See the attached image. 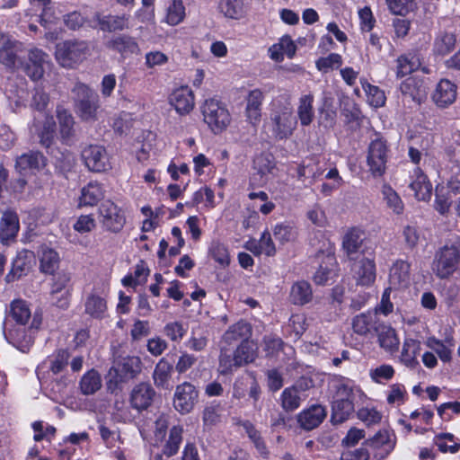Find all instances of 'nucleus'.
Wrapping results in <instances>:
<instances>
[{"label": "nucleus", "mask_w": 460, "mask_h": 460, "mask_svg": "<svg viewBox=\"0 0 460 460\" xmlns=\"http://www.w3.org/2000/svg\"><path fill=\"white\" fill-rule=\"evenodd\" d=\"M172 371V366L164 358L160 359L153 373V379L155 386L158 388H168Z\"/></svg>", "instance_id": "obj_38"}, {"label": "nucleus", "mask_w": 460, "mask_h": 460, "mask_svg": "<svg viewBox=\"0 0 460 460\" xmlns=\"http://www.w3.org/2000/svg\"><path fill=\"white\" fill-rule=\"evenodd\" d=\"M183 428L180 425L173 426L170 429L169 438L163 447V454L171 457L177 454L182 441Z\"/></svg>", "instance_id": "obj_41"}, {"label": "nucleus", "mask_w": 460, "mask_h": 460, "mask_svg": "<svg viewBox=\"0 0 460 460\" xmlns=\"http://www.w3.org/2000/svg\"><path fill=\"white\" fill-rule=\"evenodd\" d=\"M199 401V391L190 382H183L176 385L173 394L172 404L174 409L181 414L190 413Z\"/></svg>", "instance_id": "obj_7"}, {"label": "nucleus", "mask_w": 460, "mask_h": 460, "mask_svg": "<svg viewBox=\"0 0 460 460\" xmlns=\"http://www.w3.org/2000/svg\"><path fill=\"white\" fill-rule=\"evenodd\" d=\"M374 332L378 338V343L381 348L389 352H395L399 349V339L395 330L383 323L374 326Z\"/></svg>", "instance_id": "obj_16"}, {"label": "nucleus", "mask_w": 460, "mask_h": 460, "mask_svg": "<svg viewBox=\"0 0 460 460\" xmlns=\"http://www.w3.org/2000/svg\"><path fill=\"white\" fill-rule=\"evenodd\" d=\"M89 54V45L84 40H68L56 47V59L63 66L72 68L84 60Z\"/></svg>", "instance_id": "obj_3"}, {"label": "nucleus", "mask_w": 460, "mask_h": 460, "mask_svg": "<svg viewBox=\"0 0 460 460\" xmlns=\"http://www.w3.org/2000/svg\"><path fill=\"white\" fill-rule=\"evenodd\" d=\"M362 87L367 94L369 103L375 107H381L385 103V93L377 86L370 84L368 82H362Z\"/></svg>", "instance_id": "obj_57"}, {"label": "nucleus", "mask_w": 460, "mask_h": 460, "mask_svg": "<svg viewBox=\"0 0 460 460\" xmlns=\"http://www.w3.org/2000/svg\"><path fill=\"white\" fill-rule=\"evenodd\" d=\"M156 397V392L151 384L142 382L136 385L129 394L130 406L138 412L150 408Z\"/></svg>", "instance_id": "obj_10"}, {"label": "nucleus", "mask_w": 460, "mask_h": 460, "mask_svg": "<svg viewBox=\"0 0 460 460\" xmlns=\"http://www.w3.org/2000/svg\"><path fill=\"white\" fill-rule=\"evenodd\" d=\"M432 270L440 279L460 273V240L439 248L434 256Z\"/></svg>", "instance_id": "obj_1"}, {"label": "nucleus", "mask_w": 460, "mask_h": 460, "mask_svg": "<svg viewBox=\"0 0 460 460\" xmlns=\"http://www.w3.org/2000/svg\"><path fill=\"white\" fill-rule=\"evenodd\" d=\"M251 334V325L247 322L241 320L229 326L224 333L221 342L224 345L231 346L238 341L241 343L243 341H249Z\"/></svg>", "instance_id": "obj_17"}, {"label": "nucleus", "mask_w": 460, "mask_h": 460, "mask_svg": "<svg viewBox=\"0 0 460 460\" xmlns=\"http://www.w3.org/2000/svg\"><path fill=\"white\" fill-rule=\"evenodd\" d=\"M416 178L411 182L410 187L414 191L419 200H427L431 196L432 186L428 177L420 169L415 170Z\"/></svg>", "instance_id": "obj_29"}, {"label": "nucleus", "mask_w": 460, "mask_h": 460, "mask_svg": "<svg viewBox=\"0 0 460 460\" xmlns=\"http://www.w3.org/2000/svg\"><path fill=\"white\" fill-rule=\"evenodd\" d=\"M337 113L332 103L324 100L323 105L319 109L318 121L325 128H332L336 123Z\"/></svg>", "instance_id": "obj_53"}, {"label": "nucleus", "mask_w": 460, "mask_h": 460, "mask_svg": "<svg viewBox=\"0 0 460 460\" xmlns=\"http://www.w3.org/2000/svg\"><path fill=\"white\" fill-rule=\"evenodd\" d=\"M456 97V86L449 80H441L432 95L434 102L441 108L453 103Z\"/></svg>", "instance_id": "obj_19"}, {"label": "nucleus", "mask_w": 460, "mask_h": 460, "mask_svg": "<svg viewBox=\"0 0 460 460\" xmlns=\"http://www.w3.org/2000/svg\"><path fill=\"white\" fill-rule=\"evenodd\" d=\"M71 355L68 349H58L50 362L49 369L54 375L63 372L68 365Z\"/></svg>", "instance_id": "obj_55"}, {"label": "nucleus", "mask_w": 460, "mask_h": 460, "mask_svg": "<svg viewBox=\"0 0 460 460\" xmlns=\"http://www.w3.org/2000/svg\"><path fill=\"white\" fill-rule=\"evenodd\" d=\"M389 10L396 15H406L416 7L413 0H385Z\"/></svg>", "instance_id": "obj_59"}, {"label": "nucleus", "mask_w": 460, "mask_h": 460, "mask_svg": "<svg viewBox=\"0 0 460 460\" xmlns=\"http://www.w3.org/2000/svg\"><path fill=\"white\" fill-rule=\"evenodd\" d=\"M354 412L352 400L332 401L331 421L333 424L344 422Z\"/></svg>", "instance_id": "obj_27"}, {"label": "nucleus", "mask_w": 460, "mask_h": 460, "mask_svg": "<svg viewBox=\"0 0 460 460\" xmlns=\"http://www.w3.org/2000/svg\"><path fill=\"white\" fill-rule=\"evenodd\" d=\"M313 102L314 96L312 94L304 95L299 100L297 114L302 126H308L313 121Z\"/></svg>", "instance_id": "obj_44"}, {"label": "nucleus", "mask_w": 460, "mask_h": 460, "mask_svg": "<svg viewBox=\"0 0 460 460\" xmlns=\"http://www.w3.org/2000/svg\"><path fill=\"white\" fill-rule=\"evenodd\" d=\"M242 426L245 429L248 437L253 442L260 454L266 457L268 455L266 445L261 437L260 432L255 429L254 425L249 420H245Z\"/></svg>", "instance_id": "obj_56"}, {"label": "nucleus", "mask_w": 460, "mask_h": 460, "mask_svg": "<svg viewBox=\"0 0 460 460\" xmlns=\"http://www.w3.org/2000/svg\"><path fill=\"white\" fill-rule=\"evenodd\" d=\"M263 99L264 94L259 89L251 91L246 97L245 113L247 119L252 125H257L261 121Z\"/></svg>", "instance_id": "obj_18"}, {"label": "nucleus", "mask_w": 460, "mask_h": 460, "mask_svg": "<svg viewBox=\"0 0 460 460\" xmlns=\"http://www.w3.org/2000/svg\"><path fill=\"white\" fill-rule=\"evenodd\" d=\"M40 268L45 274H54L59 267L60 259L58 253L47 246H42L39 252Z\"/></svg>", "instance_id": "obj_24"}, {"label": "nucleus", "mask_w": 460, "mask_h": 460, "mask_svg": "<svg viewBox=\"0 0 460 460\" xmlns=\"http://www.w3.org/2000/svg\"><path fill=\"white\" fill-rule=\"evenodd\" d=\"M10 315L19 325L25 326L29 322V305L25 300L14 299L10 305Z\"/></svg>", "instance_id": "obj_42"}, {"label": "nucleus", "mask_w": 460, "mask_h": 460, "mask_svg": "<svg viewBox=\"0 0 460 460\" xmlns=\"http://www.w3.org/2000/svg\"><path fill=\"white\" fill-rule=\"evenodd\" d=\"M316 259L320 261V265L314 275V280L318 285H324L335 276L337 262L333 249L329 246L325 251L319 250Z\"/></svg>", "instance_id": "obj_8"}, {"label": "nucleus", "mask_w": 460, "mask_h": 460, "mask_svg": "<svg viewBox=\"0 0 460 460\" xmlns=\"http://www.w3.org/2000/svg\"><path fill=\"white\" fill-rule=\"evenodd\" d=\"M27 250L24 249L19 252L16 258L12 262L10 271L5 276V280L8 283L18 280L22 276H26L29 272V265L26 256Z\"/></svg>", "instance_id": "obj_28"}, {"label": "nucleus", "mask_w": 460, "mask_h": 460, "mask_svg": "<svg viewBox=\"0 0 460 460\" xmlns=\"http://www.w3.org/2000/svg\"><path fill=\"white\" fill-rule=\"evenodd\" d=\"M409 276L410 264L405 261H397L390 270V279L394 284L405 285Z\"/></svg>", "instance_id": "obj_45"}, {"label": "nucleus", "mask_w": 460, "mask_h": 460, "mask_svg": "<svg viewBox=\"0 0 460 460\" xmlns=\"http://www.w3.org/2000/svg\"><path fill=\"white\" fill-rule=\"evenodd\" d=\"M57 117L62 139L64 141H69L75 133V121L72 114L67 110L62 107H58Z\"/></svg>", "instance_id": "obj_33"}, {"label": "nucleus", "mask_w": 460, "mask_h": 460, "mask_svg": "<svg viewBox=\"0 0 460 460\" xmlns=\"http://www.w3.org/2000/svg\"><path fill=\"white\" fill-rule=\"evenodd\" d=\"M281 406L286 411H294L301 404L300 391L295 387H288L281 394Z\"/></svg>", "instance_id": "obj_43"}, {"label": "nucleus", "mask_w": 460, "mask_h": 460, "mask_svg": "<svg viewBox=\"0 0 460 460\" xmlns=\"http://www.w3.org/2000/svg\"><path fill=\"white\" fill-rule=\"evenodd\" d=\"M99 213L103 226L113 233H119L124 226L126 218L122 210L111 200L102 203Z\"/></svg>", "instance_id": "obj_11"}, {"label": "nucleus", "mask_w": 460, "mask_h": 460, "mask_svg": "<svg viewBox=\"0 0 460 460\" xmlns=\"http://www.w3.org/2000/svg\"><path fill=\"white\" fill-rule=\"evenodd\" d=\"M107 47L123 56L137 53L139 50L138 44L135 39L125 34L119 35L111 39L107 43Z\"/></svg>", "instance_id": "obj_22"}, {"label": "nucleus", "mask_w": 460, "mask_h": 460, "mask_svg": "<svg viewBox=\"0 0 460 460\" xmlns=\"http://www.w3.org/2000/svg\"><path fill=\"white\" fill-rule=\"evenodd\" d=\"M452 203V195L448 193L447 188H441L439 185L436 188L435 209L441 215H446Z\"/></svg>", "instance_id": "obj_54"}, {"label": "nucleus", "mask_w": 460, "mask_h": 460, "mask_svg": "<svg viewBox=\"0 0 460 460\" xmlns=\"http://www.w3.org/2000/svg\"><path fill=\"white\" fill-rule=\"evenodd\" d=\"M97 21L101 30L111 32L128 28V16L126 14L103 15L98 16Z\"/></svg>", "instance_id": "obj_34"}, {"label": "nucleus", "mask_w": 460, "mask_h": 460, "mask_svg": "<svg viewBox=\"0 0 460 460\" xmlns=\"http://www.w3.org/2000/svg\"><path fill=\"white\" fill-rule=\"evenodd\" d=\"M79 387L83 394H95L102 387V378L95 369L86 372L81 378Z\"/></svg>", "instance_id": "obj_36"}, {"label": "nucleus", "mask_w": 460, "mask_h": 460, "mask_svg": "<svg viewBox=\"0 0 460 460\" xmlns=\"http://www.w3.org/2000/svg\"><path fill=\"white\" fill-rule=\"evenodd\" d=\"M362 234L357 228L350 229L342 240V248L350 260L354 259V255L358 252L362 244Z\"/></svg>", "instance_id": "obj_35"}, {"label": "nucleus", "mask_w": 460, "mask_h": 460, "mask_svg": "<svg viewBox=\"0 0 460 460\" xmlns=\"http://www.w3.org/2000/svg\"><path fill=\"white\" fill-rule=\"evenodd\" d=\"M18 41L6 40L0 47V64L5 66L6 69L13 71L16 61L18 59L17 52L19 46Z\"/></svg>", "instance_id": "obj_25"}, {"label": "nucleus", "mask_w": 460, "mask_h": 460, "mask_svg": "<svg viewBox=\"0 0 460 460\" xmlns=\"http://www.w3.org/2000/svg\"><path fill=\"white\" fill-rule=\"evenodd\" d=\"M20 229L19 217L14 211L6 210L0 219V242L9 244L14 241Z\"/></svg>", "instance_id": "obj_14"}, {"label": "nucleus", "mask_w": 460, "mask_h": 460, "mask_svg": "<svg viewBox=\"0 0 460 460\" xmlns=\"http://www.w3.org/2000/svg\"><path fill=\"white\" fill-rule=\"evenodd\" d=\"M235 355V363L243 367L254 361L257 357V348L250 341H243L233 353Z\"/></svg>", "instance_id": "obj_31"}, {"label": "nucleus", "mask_w": 460, "mask_h": 460, "mask_svg": "<svg viewBox=\"0 0 460 460\" xmlns=\"http://www.w3.org/2000/svg\"><path fill=\"white\" fill-rule=\"evenodd\" d=\"M107 309L106 301L99 296L92 295L85 302V313L93 318H102Z\"/></svg>", "instance_id": "obj_48"}, {"label": "nucleus", "mask_w": 460, "mask_h": 460, "mask_svg": "<svg viewBox=\"0 0 460 460\" xmlns=\"http://www.w3.org/2000/svg\"><path fill=\"white\" fill-rule=\"evenodd\" d=\"M14 169L19 174V178L16 180L13 188L18 189V191H22L28 183L29 154L24 153L16 158Z\"/></svg>", "instance_id": "obj_40"}, {"label": "nucleus", "mask_w": 460, "mask_h": 460, "mask_svg": "<svg viewBox=\"0 0 460 460\" xmlns=\"http://www.w3.org/2000/svg\"><path fill=\"white\" fill-rule=\"evenodd\" d=\"M103 197L102 185L96 181H91L81 190L79 206H95Z\"/></svg>", "instance_id": "obj_23"}, {"label": "nucleus", "mask_w": 460, "mask_h": 460, "mask_svg": "<svg viewBox=\"0 0 460 460\" xmlns=\"http://www.w3.org/2000/svg\"><path fill=\"white\" fill-rule=\"evenodd\" d=\"M185 16V7L181 0H172L168 7L166 21L171 25L179 24Z\"/></svg>", "instance_id": "obj_58"}, {"label": "nucleus", "mask_w": 460, "mask_h": 460, "mask_svg": "<svg viewBox=\"0 0 460 460\" xmlns=\"http://www.w3.org/2000/svg\"><path fill=\"white\" fill-rule=\"evenodd\" d=\"M376 314L362 313L353 318L352 328L354 332L358 335L366 336L374 330V326L378 324L376 321Z\"/></svg>", "instance_id": "obj_32"}, {"label": "nucleus", "mask_w": 460, "mask_h": 460, "mask_svg": "<svg viewBox=\"0 0 460 460\" xmlns=\"http://www.w3.org/2000/svg\"><path fill=\"white\" fill-rule=\"evenodd\" d=\"M275 168L273 157L270 154H261L253 160V169L257 174L263 178L269 173H272Z\"/></svg>", "instance_id": "obj_51"}, {"label": "nucleus", "mask_w": 460, "mask_h": 460, "mask_svg": "<svg viewBox=\"0 0 460 460\" xmlns=\"http://www.w3.org/2000/svg\"><path fill=\"white\" fill-rule=\"evenodd\" d=\"M230 349L228 346L222 344L221 345V352L219 356V368L220 373L223 375L229 374L233 372L234 369L240 367L238 364L235 363V355H232L229 353Z\"/></svg>", "instance_id": "obj_52"}, {"label": "nucleus", "mask_w": 460, "mask_h": 460, "mask_svg": "<svg viewBox=\"0 0 460 460\" xmlns=\"http://www.w3.org/2000/svg\"><path fill=\"white\" fill-rule=\"evenodd\" d=\"M312 288L307 281H297L292 286L290 291V300L294 305H305L312 300Z\"/></svg>", "instance_id": "obj_30"}, {"label": "nucleus", "mask_w": 460, "mask_h": 460, "mask_svg": "<svg viewBox=\"0 0 460 460\" xmlns=\"http://www.w3.org/2000/svg\"><path fill=\"white\" fill-rule=\"evenodd\" d=\"M220 409L221 406L219 403H212L204 408L202 412V421L204 426L213 427L220 422Z\"/></svg>", "instance_id": "obj_60"}, {"label": "nucleus", "mask_w": 460, "mask_h": 460, "mask_svg": "<svg viewBox=\"0 0 460 460\" xmlns=\"http://www.w3.org/2000/svg\"><path fill=\"white\" fill-rule=\"evenodd\" d=\"M82 158L87 168L95 172H102L111 168L106 149L98 145H91L82 151Z\"/></svg>", "instance_id": "obj_9"}, {"label": "nucleus", "mask_w": 460, "mask_h": 460, "mask_svg": "<svg viewBox=\"0 0 460 460\" xmlns=\"http://www.w3.org/2000/svg\"><path fill=\"white\" fill-rule=\"evenodd\" d=\"M49 104V96L45 91L44 82L37 83L36 86L34 87V93L32 95L31 106L34 107L40 112H43V114H45L48 113L47 108Z\"/></svg>", "instance_id": "obj_46"}, {"label": "nucleus", "mask_w": 460, "mask_h": 460, "mask_svg": "<svg viewBox=\"0 0 460 460\" xmlns=\"http://www.w3.org/2000/svg\"><path fill=\"white\" fill-rule=\"evenodd\" d=\"M456 36L452 33H442L434 42L433 51L437 55L445 56L450 53L456 46Z\"/></svg>", "instance_id": "obj_47"}, {"label": "nucleus", "mask_w": 460, "mask_h": 460, "mask_svg": "<svg viewBox=\"0 0 460 460\" xmlns=\"http://www.w3.org/2000/svg\"><path fill=\"white\" fill-rule=\"evenodd\" d=\"M270 120L272 122V132L278 139L289 137L297 124L296 117L289 107L274 110L270 114Z\"/></svg>", "instance_id": "obj_5"}, {"label": "nucleus", "mask_w": 460, "mask_h": 460, "mask_svg": "<svg viewBox=\"0 0 460 460\" xmlns=\"http://www.w3.org/2000/svg\"><path fill=\"white\" fill-rule=\"evenodd\" d=\"M381 193L386 207L394 214L401 215L403 212L404 205L398 193L388 184L382 186Z\"/></svg>", "instance_id": "obj_39"}, {"label": "nucleus", "mask_w": 460, "mask_h": 460, "mask_svg": "<svg viewBox=\"0 0 460 460\" xmlns=\"http://www.w3.org/2000/svg\"><path fill=\"white\" fill-rule=\"evenodd\" d=\"M386 142L382 138L372 140L368 146L367 163L369 172L374 177L385 174L388 159Z\"/></svg>", "instance_id": "obj_6"}, {"label": "nucleus", "mask_w": 460, "mask_h": 460, "mask_svg": "<svg viewBox=\"0 0 460 460\" xmlns=\"http://www.w3.org/2000/svg\"><path fill=\"white\" fill-rule=\"evenodd\" d=\"M169 102L180 115L189 114L195 104L193 92L188 86L180 87L170 94Z\"/></svg>", "instance_id": "obj_12"}, {"label": "nucleus", "mask_w": 460, "mask_h": 460, "mask_svg": "<svg viewBox=\"0 0 460 460\" xmlns=\"http://www.w3.org/2000/svg\"><path fill=\"white\" fill-rule=\"evenodd\" d=\"M322 173L323 172H321L315 165L312 164L302 165L297 170L298 179L304 183L308 180L309 184H312Z\"/></svg>", "instance_id": "obj_63"}, {"label": "nucleus", "mask_w": 460, "mask_h": 460, "mask_svg": "<svg viewBox=\"0 0 460 460\" xmlns=\"http://www.w3.org/2000/svg\"><path fill=\"white\" fill-rule=\"evenodd\" d=\"M400 91L402 95L411 98L419 104L426 94V89L422 81L416 77H408L402 82Z\"/></svg>", "instance_id": "obj_21"}, {"label": "nucleus", "mask_w": 460, "mask_h": 460, "mask_svg": "<svg viewBox=\"0 0 460 460\" xmlns=\"http://www.w3.org/2000/svg\"><path fill=\"white\" fill-rule=\"evenodd\" d=\"M75 111L84 121H95L100 109L98 93L83 83H76L72 89Z\"/></svg>", "instance_id": "obj_2"}, {"label": "nucleus", "mask_w": 460, "mask_h": 460, "mask_svg": "<svg viewBox=\"0 0 460 460\" xmlns=\"http://www.w3.org/2000/svg\"><path fill=\"white\" fill-rule=\"evenodd\" d=\"M352 272L358 285L370 286L376 279L375 262L368 258H362L353 264Z\"/></svg>", "instance_id": "obj_15"}, {"label": "nucleus", "mask_w": 460, "mask_h": 460, "mask_svg": "<svg viewBox=\"0 0 460 460\" xmlns=\"http://www.w3.org/2000/svg\"><path fill=\"white\" fill-rule=\"evenodd\" d=\"M164 334L172 341H179L186 333V329L180 322L167 323L164 328Z\"/></svg>", "instance_id": "obj_64"}, {"label": "nucleus", "mask_w": 460, "mask_h": 460, "mask_svg": "<svg viewBox=\"0 0 460 460\" xmlns=\"http://www.w3.org/2000/svg\"><path fill=\"white\" fill-rule=\"evenodd\" d=\"M209 252L212 258L220 265L226 266L229 264V253L224 244L219 243H213Z\"/></svg>", "instance_id": "obj_62"}, {"label": "nucleus", "mask_w": 460, "mask_h": 460, "mask_svg": "<svg viewBox=\"0 0 460 460\" xmlns=\"http://www.w3.org/2000/svg\"><path fill=\"white\" fill-rule=\"evenodd\" d=\"M315 64L318 70L326 72L328 69L339 68L342 65V58L337 53H331L317 59Z\"/></svg>", "instance_id": "obj_61"}, {"label": "nucleus", "mask_w": 460, "mask_h": 460, "mask_svg": "<svg viewBox=\"0 0 460 460\" xmlns=\"http://www.w3.org/2000/svg\"><path fill=\"white\" fill-rule=\"evenodd\" d=\"M218 7L220 12L230 19H239L243 13V0H221Z\"/></svg>", "instance_id": "obj_49"}, {"label": "nucleus", "mask_w": 460, "mask_h": 460, "mask_svg": "<svg viewBox=\"0 0 460 460\" xmlns=\"http://www.w3.org/2000/svg\"><path fill=\"white\" fill-rule=\"evenodd\" d=\"M56 128V122L53 117L49 116V113L44 114V121L42 128L39 132L40 144L45 147H49L54 139Z\"/></svg>", "instance_id": "obj_50"}, {"label": "nucleus", "mask_w": 460, "mask_h": 460, "mask_svg": "<svg viewBox=\"0 0 460 460\" xmlns=\"http://www.w3.org/2000/svg\"><path fill=\"white\" fill-rule=\"evenodd\" d=\"M326 409L320 404H314L297 415V422L305 430L317 428L326 418Z\"/></svg>", "instance_id": "obj_13"}, {"label": "nucleus", "mask_w": 460, "mask_h": 460, "mask_svg": "<svg viewBox=\"0 0 460 460\" xmlns=\"http://www.w3.org/2000/svg\"><path fill=\"white\" fill-rule=\"evenodd\" d=\"M396 75L403 77L416 71L420 66V58L412 53L403 54L398 57Z\"/></svg>", "instance_id": "obj_37"}, {"label": "nucleus", "mask_w": 460, "mask_h": 460, "mask_svg": "<svg viewBox=\"0 0 460 460\" xmlns=\"http://www.w3.org/2000/svg\"><path fill=\"white\" fill-rule=\"evenodd\" d=\"M48 66L49 55L39 49H31V79H41Z\"/></svg>", "instance_id": "obj_26"}, {"label": "nucleus", "mask_w": 460, "mask_h": 460, "mask_svg": "<svg viewBox=\"0 0 460 460\" xmlns=\"http://www.w3.org/2000/svg\"><path fill=\"white\" fill-rule=\"evenodd\" d=\"M420 351V342L414 339H405L400 356V361L411 369L416 368L420 363L417 355Z\"/></svg>", "instance_id": "obj_20"}, {"label": "nucleus", "mask_w": 460, "mask_h": 460, "mask_svg": "<svg viewBox=\"0 0 460 460\" xmlns=\"http://www.w3.org/2000/svg\"><path fill=\"white\" fill-rule=\"evenodd\" d=\"M201 113L204 122L215 134L224 131L231 121V116L226 105L214 98L204 102Z\"/></svg>", "instance_id": "obj_4"}]
</instances>
